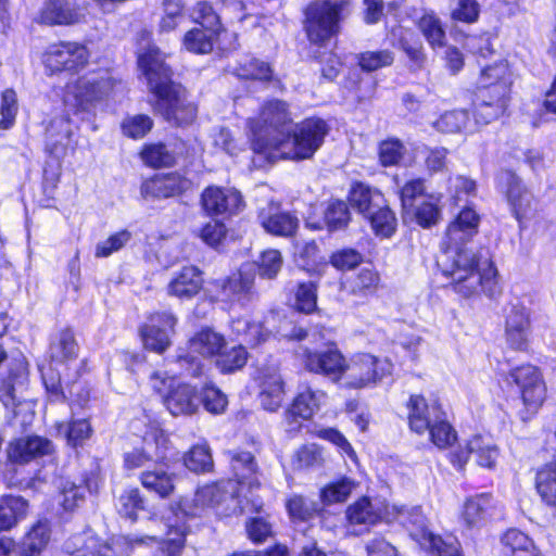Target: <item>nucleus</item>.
Wrapping results in <instances>:
<instances>
[{"mask_svg":"<svg viewBox=\"0 0 556 556\" xmlns=\"http://www.w3.org/2000/svg\"><path fill=\"white\" fill-rule=\"evenodd\" d=\"M480 218L472 208H464L452 220L441 242L438 266L452 279L455 292L465 298L483 290V276L478 270L476 255L464 248L478 232Z\"/></svg>","mask_w":556,"mask_h":556,"instance_id":"obj_1","label":"nucleus"},{"mask_svg":"<svg viewBox=\"0 0 556 556\" xmlns=\"http://www.w3.org/2000/svg\"><path fill=\"white\" fill-rule=\"evenodd\" d=\"M231 468L237 477L236 481L228 480L216 484L200 488L189 501H180L176 505L175 514L178 516H201L206 509L214 508L222 502L237 500L240 514L258 511L263 507L260 497H248L253 489L260 486L257 466L249 452L236 453L231 456Z\"/></svg>","mask_w":556,"mask_h":556,"instance_id":"obj_2","label":"nucleus"},{"mask_svg":"<svg viewBox=\"0 0 556 556\" xmlns=\"http://www.w3.org/2000/svg\"><path fill=\"white\" fill-rule=\"evenodd\" d=\"M138 65L156 97L155 110L176 125H189L198 109L187 98L186 90L169 80V68L155 46H148L138 53Z\"/></svg>","mask_w":556,"mask_h":556,"instance_id":"obj_3","label":"nucleus"},{"mask_svg":"<svg viewBox=\"0 0 556 556\" xmlns=\"http://www.w3.org/2000/svg\"><path fill=\"white\" fill-rule=\"evenodd\" d=\"M328 126L320 118H306L294 130L282 137H274L271 144L255 143V153L270 162L278 160H306L324 143Z\"/></svg>","mask_w":556,"mask_h":556,"instance_id":"obj_4","label":"nucleus"},{"mask_svg":"<svg viewBox=\"0 0 556 556\" xmlns=\"http://www.w3.org/2000/svg\"><path fill=\"white\" fill-rule=\"evenodd\" d=\"M115 81L108 74L88 73L70 80L64 89V105L75 113L91 112L113 92Z\"/></svg>","mask_w":556,"mask_h":556,"instance_id":"obj_5","label":"nucleus"},{"mask_svg":"<svg viewBox=\"0 0 556 556\" xmlns=\"http://www.w3.org/2000/svg\"><path fill=\"white\" fill-rule=\"evenodd\" d=\"M507 382L517 388L522 402L520 420H531L547 399V386L543 371L539 366L523 363L508 370Z\"/></svg>","mask_w":556,"mask_h":556,"instance_id":"obj_6","label":"nucleus"},{"mask_svg":"<svg viewBox=\"0 0 556 556\" xmlns=\"http://www.w3.org/2000/svg\"><path fill=\"white\" fill-rule=\"evenodd\" d=\"M292 123L293 117L287 102L278 99L264 102L257 116L247 121L252 151L255 153L256 141L271 144L274 137L285 136Z\"/></svg>","mask_w":556,"mask_h":556,"instance_id":"obj_7","label":"nucleus"},{"mask_svg":"<svg viewBox=\"0 0 556 556\" xmlns=\"http://www.w3.org/2000/svg\"><path fill=\"white\" fill-rule=\"evenodd\" d=\"M393 521L409 528L410 536L434 556H463L458 541L453 536L442 539L428 530L426 518L419 507L406 508L392 505Z\"/></svg>","mask_w":556,"mask_h":556,"instance_id":"obj_8","label":"nucleus"},{"mask_svg":"<svg viewBox=\"0 0 556 556\" xmlns=\"http://www.w3.org/2000/svg\"><path fill=\"white\" fill-rule=\"evenodd\" d=\"M393 364L369 353H355L345 361L340 387L350 390L376 388L391 376Z\"/></svg>","mask_w":556,"mask_h":556,"instance_id":"obj_9","label":"nucleus"},{"mask_svg":"<svg viewBox=\"0 0 556 556\" xmlns=\"http://www.w3.org/2000/svg\"><path fill=\"white\" fill-rule=\"evenodd\" d=\"M511 87L513 72L508 59L489 46V123L509 115Z\"/></svg>","mask_w":556,"mask_h":556,"instance_id":"obj_10","label":"nucleus"},{"mask_svg":"<svg viewBox=\"0 0 556 556\" xmlns=\"http://www.w3.org/2000/svg\"><path fill=\"white\" fill-rule=\"evenodd\" d=\"M150 384L162 395L166 408L173 416H187L197 412L199 402L193 387L163 371H154L150 377Z\"/></svg>","mask_w":556,"mask_h":556,"instance_id":"obj_11","label":"nucleus"},{"mask_svg":"<svg viewBox=\"0 0 556 556\" xmlns=\"http://www.w3.org/2000/svg\"><path fill=\"white\" fill-rule=\"evenodd\" d=\"M342 1L321 0L305 10V31L311 42L321 45L339 31Z\"/></svg>","mask_w":556,"mask_h":556,"instance_id":"obj_12","label":"nucleus"},{"mask_svg":"<svg viewBox=\"0 0 556 556\" xmlns=\"http://www.w3.org/2000/svg\"><path fill=\"white\" fill-rule=\"evenodd\" d=\"M495 188L506 200L510 213L522 223L533 210L535 197L515 169L505 167L494 177Z\"/></svg>","mask_w":556,"mask_h":556,"instance_id":"obj_13","label":"nucleus"},{"mask_svg":"<svg viewBox=\"0 0 556 556\" xmlns=\"http://www.w3.org/2000/svg\"><path fill=\"white\" fill-rule=\"evenodd\" d=\"M254 279L253 266L244 265L227 279L208 282L207 290L220 301L245 305L254 294Z\"/></svg>","mask_w":556,"mask_h":556,"instance_id":"obj_14","label":"nucleus"},{"mask_svg":"<svg viewBox=\"0 0 556 556\" xmlns=\"http://www.w3.org/2000/svg\"><path fill=\"white\" fill-rule=\"evenodd\" d=\"M90 52L86 46L66 41L50 46L42 54V64L51 74L78 72L88 64Z\"/></svg>","mask_w":556,"mask_h":556,"instance_id":"obj_15","label":"nucleus"},{"mask_svg":"<svg viewBox=\"0 0 556 556\" xmlns=\"http://www.w3.org/2000/svg\"><path fill=\"white\" fill-rule=\"evenodd\" d=\"M177 318L169 312L153 313L140 328V336L147 350L164 353L172 344Z\"/></svg>","mask_w":556,"mask_h":556,"instance_id":"obj_16","label":"nucleus"},{"mask_svg":"<svg viewBox=\"0 0 556 556\" xmlns=\"http://www.w3.org/2000/svg\"><path fill=\"white\" fill-rule=\"evenodd\" d=\"M301 359L308 371L324 375L340 383L346 358L336 343H328L321 351L305 349Z\"/></svg>","mask_w":556,"mask_h":556,"instance_id":"obj_17","label":"nucleus"},{"mask_svg":"<svg viewBox=\"0 0 556 556\" xmlns=\"http://www.w3.org/2000/svg\"><path fill=\"white\" fill-rule=\"evenodd\" d=\"M36 21L49 26H72L86 22V8L75 0H46Z\"/></svg>","mask_w":556,"mask_h":556,"instance_id":"obj_18","label":"nucleus"},{"mask_svg":"<svg viewBox=\"0 0 556 556\" xmlns=\"http://www.w3.org/2000/svg\"><path fill=\"white\" fill-rule=\"evenodd\" d=\"M168 439L159 428H151L142 439V446L125 453L124 463L128 469L144 467L164 457Z\"/></svg>","mask_w":556,"mask_h":556,"instance_id":"obj_19","label":"nucleus"},{"mask_svg":"<svg viewBox=\"0 0 556 556\" xmlns=\"http://www.w3.org/2000/svg\"><path fill=\"white\" fill-rule=\"evenodd\" d=\"M408 425L412 431L424 434L433 425V417L445 415L437 397L426 399L424 395H412L408 404Z\"/></svg>","mask_w":556,"mask_h":556,"instance_id":"obj_20","label":"nucleus"},{"mask_svg":"<svg viewBox=\"0 0 556 556\" xmlns=\"http://www.w3.org/2000/svg\"><path fill=\"white\" fill-rule=\"evenodd\" d=\"M258 399L264 409L276 412L285 400V381L277 367L270 366L258 370L255 377Z\"/></svg>","mask_w":556,"mask_h":556,"instance_id":"obj_21","label":"nucleus"},{"mask_svg":"<svg viewBox=\"0 0 556 556\" xmlns=\"http://www.w3.org/2000/svg\"><path fill=\"white\" fill-rule=\"evenodd\" d=\"M326 400L327 394L324 391L309 386H301L290 408L286 412L289 429L293 430L300 427V425H293L296 417L305 420L312 418L326 403Z\"/></svg>","mask_w":556,"mask_h":556,"instance_id":"obj_22","label":"nucleus"},{"mask_svg":"<svg viewBox=\"0 0 556 556\" xmlns=\"http://www.w3.org/2000/svg\"><path fill=\"white\" fill-rule=\"evenodd\" d=\"M226 346V340L223 334L204 328L197 332L188 342L189 352L178 354L177 361L186 364H198L195 354L202 357H218Z\"/></svg>","mask_w":556,"mask_h":556,"instance_id":"obj_23","label":"nucleus"},{"mask_svg":"<svg viewBox=\"0 0 556 556\" xmlns=\"http://www.w3.org/2000/svg\"><path fill=\"white\" fill-rule=\"evenodd\" d=\"M392 506L379 501L362 497L346 509V518L351 525H376L379 521L392 522Z\"/></svg>","mask_w":556,"mask_h":556,"instance_id":"obj_24","label":"nucleus"},{"mask_svg":"<svg viewBox=\"0 0 556 556\" xmlns=\"http://www.w3.org/2000/svg\"><path fill=\"white\" fill-rule=\"evenodd\" d=\"M258 220L266 232L278 237H291L299 228V218L273 202L260 210Z\"/></svg>","mask_w":556,"mask_h":556,"instance_id":"obj_25","label":"nucleus"},{"mask_svg":"<svg viewBox=\"0 0 556 556\" xmlns=\"http://www.w3.org/2000/svg\"><path fill=\"white\" fill-rule=\"evenodd\" d=\"M202 204L210 214H236L243 207L240 192L231 188L208 187L202 193Z\"/></svg>","mask_w":556,"mask_h":556,"instance_id":"obj_26","label":"nucleus"},{"mask_svg":"<svg viewBox=\"0 0 556 556\" xmlns=\"http://www.w3.org/2000/svg\"><path fill=\"white\" fill-rule=\"evenodd\" d=\"M52 443L42 437L33 435L10 442L7 454L11 463L26 464L52 452Z\"/></svg>","mask_w":556,"mask_h":556,"instance_id":"obj_27","label":"nucleus"},{"mask_svg":"<svg viewBox=\"0 0 556 556\" xmlns=\"http://www.w3.org/2000/svg\"><path fill=\"white\" fill-rule=\"evenodd\" d=\"M191 182L179 174L155 175L144 181L141 187L142 194L148 198L165 199L175 197L189 189Z\"/></svg>","mask_w":556,"mask_h":556,"instance_id":"obj_28","label":"nucleus"},{"mask_svg":"<svg viewBox=\"0 0 556 556\" xmlns=\"http://www.w3.org/2000/svg\"><path fill=\"white\" fill-rule=\"evenodd\" d=\"M530 328L529 315L523 309H511L505 323V337L508 346L514 351L527 352Z\"/></svg>","mask_w":556,"mask_h":556,"instance_id":"obj_29","label":"nucleus"},{"mask_svg":"<svg viewBox=\"0 0 556 556\" xmlns=\"http://www.w3.org/2000/svg\"><path fill=\"white\" fill-rule=\"evenodd\" d=\"M66 551L76 556H115L118 553L115 547L101 544L91 530L73 535L66 542Z\"/></svg>","mask_w":556,"mask_h":556,"instance_id":"obj_30","label":"nucleus"},{"mask_svg":"<svg viewBox=\"0 0 556 556\" xmlns=\"http://www.w3.org/2000/svg\"><path fill=\"white\" fill-rule=\"evenodd\" d=\"M202 286L201 271L195 266H186L168 283V293L180 299L191 298Z\"/></svg>","mask_w":556,"mask_h":556,"instance_id":"obj_31","label":"nucleus"},{"mask_svg":"<svg viewBox=\"0 0 556 556\" xmlns=\"http://www.w3.org/2000/svg\"><path fill=\"white\" fill-rule=\"evenodd\" d=\"M534 488L541 502L556 513V460L548 462L536 470Z\"/></svg>","mask_w":556,"mask_h":556,"instance_id":"obj_32","label":"nucleus"},{"mask_svg":"<svg viewBox=\"0 0 556 556\" xmlns=\"http://www.w3.org/2000/svg\"><path fill=\"white\" fill-rule=\"evenodd\" d=\"M501 542L505 556H544L533 540L516 528L506 530Z\"/></svg>","mask_w":556,"mask_h":556,"instance_id":"obj_33","label":"nucleus"},{"mask_svg":"<svg viewBox=\"0 0 556 556\" xmlns=\"http://www.w3.org/2000/svg\"><path fill=\"white\" fill-rule=\"evenodd\" d=\"M28 502L22 496L5 495L0 498V532L14 528L28 514Z\"/></svg>","mask_w":556,"mask_h":556,"instance_id":"obj_34","label":"nucleus"},{"mask_svg":"<svg viewBox=\"0 0 556 556\" xmlns=\"http://www.w3.org/2000/svg\"><path fill=\"white\" fill-rule=\"evenodd\" d=\"M51 536L49 522L38 520L26 532L22 540V551L25 556H38L48 546Z\"/></svg>","mask_w":556,"mask_h":556,"instance_id":"obj_35","label":"nucleus"},{"mask_svg":"<svg viewBox=\"0 0 556 556\" xmlns=\"http://www.w3.org/2000/svg\"><path fill=\"white\" fill-rule=\"evenodd\" d=\"M231 329L242 343L251 348H255L265 342L270 336V331L264 328L262 323L252 321L248 318L232 320Z\"/></svg>","mask_w":556,"mask_h":556,"instance_id":"obj_36","label":"nucleus"},{"mask_svg":"<svg viewBox=\"0 0 556 556\" xmlns=\"http://www.w3.org/2000/svg\"><path fill=\"white\" fill-rule=\"evenodd\" d=\"M219 30L194 27L188 30L181 40L182 48L195 54H207L213 50Z\"/></svg>","mask_w":556,"mask_h":556,"instance_id":"obj_37","label":"nucleus"},{"mask_svg":"<svg viewBox=\"0 0 556 556\" xmlns=\"http://www.w3.org/2000/svg\"><path fill=\"white\" fill-rule=\"evenodd\" d=\"M140 481L144 489L163 498L168 497L175 490L174 475L163 468L143 471Z\"/></svg>","mask_w":556,"mask_h":556,"instance_id":"obj_38","label":"nucleus"},{"mask_svg":"<svg viewBox=\"0 0 556 556\" xmlns=\"http://www.w3.org/2000/svg\"><path fill=\"white\" fill-rule=\"evenodd\" d=\"M350 202L367 218L372 211L383 203V195L365 185L356 184L350 192Z\"/></svg>","mask_w":556,"mask_h":556,"instance_id":"obj_39","label":"nucleus"},{"mask_svg":"<svg viewBox=\"0 0 556 556\" xmlns=\"http://www.w3.org/2000/svg\"><path fill=\"white\" fill-rule=\"evenodd\" d=\"M235 73L242 79L268 81L273 78V70L270 65L252 56L243 58L239 62Z\"/></svg>","mask_w":556,"mask_h":556,"instance_id":"obj_40","label":"nucleus"},{"mask_svg":"<svg viewBox=\"0 0 556 556\" xmlns=\"http://www.w3.org/2000/svg\"><path fill=\"white\" fill-rule=\"evenodd\" d=\"M418 28L432 48L443 47L445 31L440 18L433 12H426L418 21Z\"/></svg>","mask_w":556,"mask_h":556,"instance_id":"obj_41","label":"nucleus"},{"mask_svg":"<svg viewBox=\"0 0 556 556\" xmlns=\"http://www.w3.org/2000/svg\"><path fill=\"white\" fill-rule=\"evenodd\" d=\"M437 202V199L432 195L424 197L418 204H413L409 213L405 214L414 216L417 224L421 227H431L440 218V210Z\"/></svg>","mask_w":556,"mask_h":556,"instance_id":"obj_42","label":"nucleus"},{"mask_svg":"<svg viewBox=\"0 0 556 556\" xmlns=\"http://www.w3.org/2000/svg\"><path fill=\"white\" fill-rule=\"evenodd\" d=\"M371 228L377 236L389 238L396 229V218L394 213L386 205L380 204L368 215Z\"/></svg>","mask_w":556,"mask_h":556,"instance_id":"obj_43","label":"nucleus"},{"mask_svg":"<svg viewBox=\"0 0 556 556\" xmlns=\"http://www.w3.org/2000/svg\"><path fill=\"white\" fill-rule=\"evenodd\" d=\"M56 428L73 447L83 445L92 434V428L87 419L73 420L67 425L59 424Z\"/></svg>","mask_w":556,"mask_h":556,"instance_id":"obj_44","label":"nucleus"},{"mask_svg":"<svg viewBox=\"0 0 556 556\" xmlns=\"http://www.w3.org/2000/svg\"><path fill=\"white\" fill-rule=\"evenodd\" d=\"M51 357L58 362H66L77 356L78 345L75 341L74 333L64 329L59 332L55 340L51 344Z\"/></svg>","mask_w":556,"mask_h":556,"instance_id":"obj_45","label":"nucleus"},{"mask_svg":"<svg viewBox=\"0 0 556 556\" xmlns=\"http://www.w3.org/2000/svg\"><path fill=\"white\" fill-rule=\"evenodd\" d=\"M356 482L350 478H342L326 485L320 493L321 501L327 504L345 502L355 490Z\"/></svg>","mask_w":556,"mask_h":556,"instance_id":"obj_46","label":"nucleus"},{"mask_svg":"<svg viewBox=\"0 0 556 556\" xmlns=\"http://www.w3.org/2000/svg\"><path fill=\"white\" fill-rule=\"evenodd\" d=\"M428 431L431 442L439 448H447L457 440L456 431L446 421L445 415L433 417V425Z\"/></svg>","mask_w":556,"mask_h":556,"instance_id":"obj_47","label":"nucleus"},{"mask_svg":"<svg viewBox=\"0 0 556 556\" xmlns=\"http://www.w3.org/2000/svg\"><path fill=\"white\" fill-rule=\"evenodd\" d=\"M185 17V7L182 0H164L163 16L159 24L161 33L175 30Z\"/></svg>","mask_w":556,"mask_h":556,"instance_id":"obj_48","label":"nucleus"},{"mask_svg":"<svg viewBox=\"0 0 556 556\" xmlns=\"http://www.w3.org/2000/svg\"><path fill=\"white\" fill-rule=\"evenodd\" d=\"M248 361V353L245 349L240 344L233 346L229 351L223 350L215 361L216 366L223 372H232L241 369Z\"/></svg>","mask_w":556,"mask_h":556,"instance_id":"obj_49","label":"nucleus"},{"mask_svg":"<svg viewBox=\"0 0 556 556\" xmlns=\"http://www.w3.org/2000/svg\"><path fill=\"white\" fill-rule=\"evenodd\" d=\"M213 143L230 156H237L245 150L247 140L237 138L235 135L226 129L219 128L213 134Z\"/></svg>","mask_w":556,"mask_h":556,"instance_id":"obj_50","label":"nucleus"},{"mask_svg":"<svg viewBox=\"0 0 556 556\" xmlns=\"http://www.w3.org/2000/svg\"><path fill=\"white\" fill-rule=\"evenodd\" d=\"M186 467L194 472L208 471L213 466L212 455L206 445H195L185 455Z\"/></svg>","mask_w":556,"mask_h":556,"instance_id":"obj_51","label":"nucleus"},{"mask_svg":"<svg viewBox=\"0 0 556 556\" xmlns=\"http://www.w3.org/2000/svg\"><path fill=\"white\" fill-rule=\"evenodd\" d=\"M317 437L333 444L338 452L343 457L350 458L352 462H357V455L349 440L334 428H324L317 431Z\"/></svg>","mask_w":556,"mask_h":556,"instance_id":"obj_52","label":"nucleus"},{"mask_svg":"<svg viewBox=\"0 0 556 556\" xmlns=\"http://www.w3.org/2000/svg\"><path fill=\"white\" fill-rule=\"evenodd\" d=\"M118 513L131 520H135L138 511L143 509V500L138 489L126 490L117 500Z\"/></svg>","mask_w":556,"mask_h":556,"instance_id":"obj_53","label":"nucleus"},{"mask_svg":"<svg viewBox=\"0 0 556 556\" xmlns=\"http://www.w3.org/2000/svg\"><path fill=\"white\" fill-rule=\"evenodd\" d=\"M46 136L54 146L62 144L65 140H68L72 136L70 117L61 115L52 118L46 126Z\"/></svg>","mask_w":556,"mask_h":556,"instance_id":"obj_54","label":"nucleus"},{"mask_svg":"<svg viewBox=\"0 0 556 556\" xmlns=\"http://www.w3.org/2000/svg\"><path fill=\"white\" fill-rule=\"evenodd\" d=\"M190 16L192 21L201 27L220 30V22L218 15L212 5L206 1H199L191 10Z\"/></svg>","mask_w":556,"mask_h":556,"instance_id":"obj_55","label":"nucleus"},{"mask_svg":"<svg viewBox=\"0 0 556 556\" xmlns=\"http://www.w3.org/2000/svg\"><path fill=\"white\" fill-rule=\"evenodd\" d=\"M405 149L397 139H388L379 144L378 156L382 166H394L403 159Z\"/></svg>","mask_w":556,"mask_h":556,"instance_id":"obj_56","label":"nucleus"},{"mask_svg":"<svg viewBox=\"0 0 556 556\" xmlns=\"http://www.w3.org/2000/svg\"><path fill=\"white\" fill-rule=\"evenodd\" d=\"M289 516L292 520H308L317 511V506L300 495L291 496L286 504Z\"/></svg>","mask_w":556,"mask_h":556,"instance_id":"obj_57","label":"nucleus"},{"mask_svg":"<svg viewBox=\"0 0 556 556\" xmlns=\"http://www.w3.org/2000/svg\"><path fill=\"white\" fill-rule=\"evenodd\" d=\"M85 500V486L72 481H64L61 485L59 503L65 510H73Z\"/></svg>","mask_w":556,"mask_h":556,"instance_id":"obj_58","label":"nucleus"},{"mask_svg":"<svg viewBox=\"0 0 556 556\" xmlns=\"http://www.w3.org/2000/svg\"><path fill=\"white\" fill-rule=\"evenodd\" d=\"M321 447L316 444L301 446L293 456V466L298 469L309 468L323 464Z\"/></svg>","mask_w":556,"mask_h":556,"instance_id":"obj_59","label":"nucleus"},{"mask_svg":"<svg viewBox=\"0 0 556 556\" xmlns=\"http://www.w3.org/2000/svg\"><path fill=\"white\" fill-rule=\"evenodd\" d=\"M545 115H551L556 118V74L553 76V79L549 86L543 93V99L540 104V111L532 119V126L539 127L546 119Z\"/></svg>","mask_w":556,"mask_h":556,"instance_id":"obj_60","label":"nucleus"},{"mask_svg":"<svg viewBox=\"0 0 556 556\" xmlns=\"http://www.w3.org/2000/svg\"><path fill=\"white\" fill-rule=\"evenodd\" d=\"M349 219V208L343 201L329 203L325 212V224L330 231L344 227Z\"/></svg>","mask_w":556,"mask_h":556,"instance_id":"obj_61","label":"nucleus"},{"mask_svg":"<svg viewBox=\"0 0 556 556\" xmlns=\"http://www.w3.org/2000/svg\"><path fill=\"white\" fill-rule=\"evenodd\" d=\"M141 159L152 167L168 166L174 162L172 153L161 143L144 147L141 152Z\"/></svg>","mask_w":556,"mask_h":556,"instance_id":"obj_62","label":"nucleus"},{"mask_svg":"<svg viewBox=\"0 0 556 556\" xmlns=\"http://www.w3.org/2000/svg\"><path fill=\"white\" fill-rule=\"evenodd\" d=\"M468 122V113L466 111H451L440 116L434 123V127L442 132H458Z\"/></svg>","mask_w":556,"mask_h":556,"instance_id":"obj_63","label":"nucleus"},{"mask_svg":"<svg viewBox=\"0 0 556 556\" xmlns=\"http://www.w3.org/2000/svg\"><path fill=\"white\" fill-rule=\"evenodd\" d=\"M152 126L153 122L149 116L134 115L124 119L122 129L127 137L139 139L146 136Z\"/></svg>","mask_w":556,"mask_h":556,"instance_id":"obj_64","label":"nucleus"}]
</instances>
